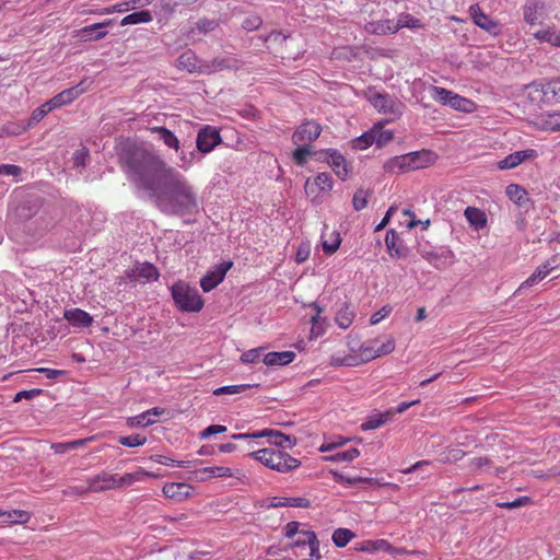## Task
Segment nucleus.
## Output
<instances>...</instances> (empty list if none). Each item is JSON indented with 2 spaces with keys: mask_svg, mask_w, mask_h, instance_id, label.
<instances>
[{
  "mask_svg": "<svg viewBox=\"0 0 560 560\" xmlns=\"http://www.w3.org/2000/svg\"><path fill=\"white\" fill-rule=\"evenodd\" d=\"M152 14L150 11L143 10L139 12H133L131 14L126 15L121 22L120 25H131V24H139V23H149L152 21Z\"/></svg>",
  "mask_w": 560,
  "mask_h": 560,
  "instance_id": "obj_29",
  "label": "nucleus"
},
{
  "mask_svg": "<svg viewBox=\"0 0 560 560\" xmlns=\"http://www.w3.org/2000/svg\"><path fill=\"white\" fill-rule=\"evenodd\" d=\"M91 84L92 81L84 79L79 84L58 93L56 96H54L51 100L47 102V106H49V108L55 109L63 105H68L75 98H78L81 94L86 92Z\"/></svg>",
  "mask_w": 560,
  "mask_h": 560,
  "instance_id": "obj_6",
  "label": "nucleus"
},
{
  "mask_svg": "<svg viewBox=\"0 0 560 560\" xmlns=\"http://www.w3.org/2000/svg\"><path fill=\"white\" fill-rule=\"evenodd\" d=\"M375 133V143L378 148H382L393 139V132L389 130L372 129Z\"/></svg>",
  "mask_w": 560,
  "mask_h": 560,
  "instance_id": "obj_54",
  "label": "nucleus"
},
{
  "mask_svg": "<svg viewBox=\"0 0 560 560\" xmlns=\"http://www.w3.org/2000/svg\"><path fill=\"white\" fill-rule=\"evenodd\" d=\"M555 261L556 260L553 259L552 261H547L542 266H539L537 270L520 285L517 291H522L525 288L533 287L535 283L546 278L549 275V272L555 268V266L552 265V262Z\"/></svg>",
  "mask_w": 560,
  "mask_h": 560,
  "instance_id": "obj_20",
  "label": "nucleus"
},
{
  "mask_svg": "<svg viewBox=\"0 0 560 560\" xmlns=\"http://www.w3.org/2000/svg\"><path fill=\"white\" fill-rule=\"evenodd\" d=\"M366 97L380 113L390 116L392 119L400 117L404 113L405 104L393 95L369 91Z\"/></svg>",
  "mask_w": 560,
  "mask_h": 560,
  "instance_id": "obj_5",
  "label": "nucleus"
},
{
  "mask_svg": "<svg viewBox=\"0 0 560 560\" xmlns=\"http://www.w3.org/2000/svg\"><path fill=\"white\" fill-rule=\"evenodd\" d=\"M295 358L293 351L269 352L264 355V363L268 366L287 365Z\"/></svg>",
  "mask_w": 560,
  "mask_h": 560,
  "instance_id": "obj_19",
  "label": "nucleus"
},
{
  "mask_svg": "<svg viewBox=\"0 0 560 560\" xmlns=\"http://www.w3.org/2000/svg\"><path fill=\"white\" fill-rule=\"evenodd\" d=\"M200 475H206L207 478L211 477H232L233 472L232 469L224 466H212V467H205L197 471Z\"/></svg>",
  "mask_w": 560,
  "mask_h": 560,
  "instance_id": "obj_36",
  "label": "nucleus"
},
{
  "mask_svg": "<svg viewBox=\"0 0 560 560\" xmlns=\"http://www.w3.org/2000/svg\"><path fill=\"white\" fill-rule=\"evenodd\" d=\"M89 490L94 492L117 488V474L103 471L89 479Z\"/></svg>",
  "mask_w": 560,
  "mask_h": 560,
  "instance_id": "obj_13",
  "label": "nucleus"
},
{
  "mask_svg": "<svg viewBox=\"0 0 560 560\" xmlns=\"http://www.w3.org/2000/svg\"><path fill=\"white\" fill-rule=\"evenodd\" d=\"M340 236L338 233L332 234V240L329 241H323V249L326 254L331 255L337 252V249L340 246Z\"/></svg>",
  "mask_w": 560,
  "mask_h": 560,
  "instance_id": "obj_55",
  "label": "nucleus"
},
{
  "mask_svg": "<svg viewBox=\"0 0 560 560\" xmlns=\"http://www.w3.org/2000/svg\"><path fill=\"white\" fill-rule=\"evenodd\" d=\"M385 243L393 256L401 257L405 255V247L401 245L400 238L394 230L387 232Z\"/></svg>",
  "mask_w": 560,
  "mask_h": 560,
  "instance_id": "obj_25",
  "label": "nucleus"
},
{
  "mask_svg": "<svg viewBox=\"0 0 560 560\" xmlns=\"http://www.w3.org/2000/svg\"><path fill=\"white\" fill-rule=\"evenodd\" d=\"M534 37L539 42H546L552 46L560 47V32H557L552 27H547L535 32Z\"/></svg>",
  "mask_w": 560,
  "mask_h": 560,
  "instance_id": "obj_27",
  "label": "nucleus"
},
{
  "mask_svg": "<svg viewBox=\"0 0 560 560\" xmlns=\"http://www.w3.org/2000/svg\"><path fill=\"white\" fill-rule=\"evenodd\" d=\"M537 156V152L533 149L522 150V151H515L508 156H505L503 160L499 161L498 168L499 170H511L520 164H522L524 161L534 159Z\"/></svg>",
  "mask_w": 560,
  "mask_h": 560,
  "instance_id": "obj_14",
  "label": "nucleus"
},
{
  "mask_svg": "<svg viewBox=\"0 0 560 560\" xmlns=\"http://www.w3.org/2000/svg\"><path fill=\"white\" fill-rule=\"evenodd\" d=\"M308 539H311V545L305 549L307 551V558L304 560L319 559V541L315 534H308Z\"/></svg>",
  "mask_w": 560,
  "mask_h": 560,
  "instance_id": "obj_46",
  "label": "nucleus"
},
{
  "mask_svg": "<svg viewBox=\"0 0 560 560\" xmlns=\"http://www.w3.org/2000/svg\"><path fill=\"white\" fill-rule=\"evenodd\" d=\"M152 131L159 135V139L162 140L165 145L175 151L179 150V141L171 130L165 127H154Z\"/></svg>",
  "mask_w": 560,
  "mask_h": 560,
  "instance_id": "obj_26",
  "label": "nucleus"
},
{
  "mask_svg": "<svg viewBox=\"0 0 560 560\" xmlns=\"http://www.w3.org/2000/svg\"><path fill=\"white\" fill-rule=\"evenodd\" d=\"M89 159V151L84 148L75 150L72 155L73 166L80 167L84 166L86 164V161Z\"/></svg>",
  "mask_w": 560,
  "mask_h": 560,
  "instance_id": "obj_58",
  "label": "nucleus"
},
{
  "mask_svg": "<svg viewBox=\"0 0 560 560\" xmlns=\"http://www.w3.org/2000/svg\"><path fill=\"white\" fill-rule=\"evenodd\" d=\"M352 320L353 313L350 312L348 308L341 310L337 313L336 323L340 328L347 329L352 324Z\"/></svg>",
  "mask_w": 560,
  "mask_h": 560,
  "instance_id": "obj_48",
  "label": "nucleus"
},
{
  "mask_svg": "<svg viewBox=\"0 0 560 560\" xmlns=\"http://www.w3.org/2000/svg\"><path fill=\"white\" fill-rule=\"evenodd\" d=\"M452 95H453V92L452 91H448L444 88H440V86H432L431 88V96L434 101L443 104V105H448L450 106V103L452 102L451 98H452Z\"/></svg>",
  "mask_w": 560,
  "mask_h": 560,
  "instance_id": "obj_41",
  "label": "nucleus"
},
{
  "mask_svg": "<svg viewBox=\"0 0 560 560\" xmlns=\"http://www.w3.org/2000/svg\"><path fill=\"white\" fill-rule=\"evenodd\" d=\"M544 124L546 128L552 131L560 130V113L548 114Z\"/></svg>",
  "mask_w": 560,
  "mask_h": 560,
  "instance_id": "obj_61",
  "label": "nucleus"
},
{
  "mask_svg": "<svg viewBox=\"0 0 560 560\" xmlns=\"http://www.w3.org/2000/svg\"><path fill=\"white\" fill-rule=\"evenodd\" d=\"M326 160L332 167L336 175L340 179L345 180L350 172L349 165L345 158L338 151L331 149L326 152Z\"/></svg>",
  "mask_w": 560,
  "mask_h": 560,
  "instance_id": "obj_15",
  "label": "nucleus"
},
{
  "mask_svg": "<svg viewBox=\"0 0 560 560\" xmlns=\"http://www.w3.org/2000/svg\"><path fill=\"white\" fill-rule=\"evenodd\" d=\"M252 386L249 384H241V385H228L222 386L213 390V395L221 396V395H235L241 394L245 392L246 389L250 388Z\"/></svg>",
  "mask_w": 560,
  "mask_h": 560,
  "instance_id": "obj_43",
  "label": "nucleus"
},
{
  "mask_svg": "<svg viewBox=\"0 0 560 560\" xmlns=\"http://www.w3.org/2000/svg\"><path fill=\"white\" fill-rule=\"evenodd\" d=\"M377 342L378 339H374L361 345L360 354H357L359 357L360 364L377 358V352L375 351V343Z\"/></svg>",
  "mask_w": 560,
  "mask_h": 560,
  "instance_id": "obj_32",
  "label": "nucleus"
},
{
  "mask_svg": "<svg viewBox=\"0 0 560 560\" xmlns=\"http://www.w3.org/2000/svg\"><path fill=\"white\" fill-rule=\"evenodd\" d=\"M22 174V168L18 165L13 164H2L0 165V175L8 176H20Z\"/></svg>",
  "mask_w": 560,
  "mask_h": 560,
  "instance_id": "obj_64",
  "label": "nucleus"
},
{
  "mask_svg": "<svg viewBox=\"0 0 560 560\" xmlns=\"http://www.w3.org/2000/svg\"><path fill=\"white\" fill-rule=\"evenodd\" d=\"M0 516H7V521L15 524H25L30 521V514L23 510H13L9 512H0Z\"/></svg>",
  "mask_w": 560,
  "mask_h": 560,
  "instance_id": "obj_40",
  "label": "nucleus"
},
{
  "mask_svg": "<svg viewBox=\"0 0 560 560\" xmlns=\"http://www.w3.org/2000/svg\"><path fill=\"white\" fill-rule=\"evenodd\" d=\"M322 132V126L314 120H307L301 124L292 135V142L295 145L314 142Z\"/></svg>",
  "mask_w": 560,
  "mask_h": 560,
  "instance_id": "obj_7",
  "label": "nucleus"
},
{
  "mask_svg": "<svg viewBox=\"0 0 560 560\" xmlns=\"http://www.w3.org/2000/svg\"><path fill=\"white\" fill-rule=\"evenodd\" d=\"M90 440L91 439H81L66 443H55L51 445V448L55 451L56 454H63L66 452L77 450L78 447L85 445L86 442Z\"/></svg>",
  "mask_w": 560,
  "mask_h": 560,
  "instance_id": "obj_37",
  "label": "nucleus"
},
{
  "mask_svg": "<svg viewBox=\"0 0 560 560\" xmlns=\"http://www.w3.org/2000/svg\"><path fill=\"white\" fill-rule=\"evenodd\" d=\"M529 501H530V499L528 497H520L510 502H500L497 505L502 509L512 510V509H517V508L524 506V505L528 504Z\"/></svg>",
  "mask_w": 560,
  "mask_h": 560,
  "instance_id": "obj_57",
  "label": "nucleus"
},
{
  "mask_svg": "<svg viewBox=\"0 0 560 560\" xmlns=\"http://www.w3.org/2000/svg\"><path fill=\"white\" fill-rule=\"evenodd\" d=\"M151 476L149 472H145L142 469H139L135 472L125 474L124 476L117 475V488H121L125 486H130L137 481H141L143 477Z\"/></svg>",
  "mask_w": 560,
  "mask_h": 560,
  "instance_id": "obj_31",
  "label": "nucleus"
},
{
  "mask_svg": "<svg viewBox=\"0 0 560 560\" xmlns=\"http://www.w3.org/2000/svg\"><path fill=\"white\" fill-rule=\"evenodd\" d=\"M221 141L219 131L210 126H207L199 130L197 135V149L202 153H209L212 151Z\"/></svg>",
  "mask_w": 560,
  "mask_h": 560,
  "instance_id": "obj_9",
  "label": "nucleus"
},
{
  "mask_svg": "<svg viewBox=\"0 0 560 560\" xmlns=\"http://www.w3.org/2000/svg\"><path fill=\"white\" fill-rule=\"evenodd\" d=\"M265 438H270V443L282 447V448H292L296 444V438L292 435L284 434L280 431L265 429L264 430Z\"/></svg>",
  "mask_w": 560,
  "mask_h": 560,
  "instance_id": "obj_18",
  "label": "nucleus"
},
{
  "mask_svg": "<svg viewBox=\"0 0 560 560\" xmlns=\"http://www.w3.org/2000/svg\"><path fill=\"white\" fill-rule=\"evenodd\" d=\"M42 389L39 388H33V389H28V390H21L19 393L15 394L14 396V401L18 402V401H21L22 399H33L37 396H39L42 394Z\"/></svg>",
  "mask_w": 560,
  "mask_h": 560,
  "instance_id": "obj_63",
  "label": "nucleus"
},
{
  "mask_svg": "<svg viewBox=\"0 0 560 560\" xmlns=\"http://www.w3.org/2000/svg\"><path fill=\"white\" fill-rule=\"evenodd\" d=\"M397 30L407 27V28H420L422 27V23L419 19H416L409 13H401L398 15L396 21Z\"/></svg>",
  "mask_w": 560,
  "mask_h": 560,
  "instance_id": "obj_35",
  "label": "nucleus"
},
{
  "mask_svg": "<svg viewBox=\"0 0 560 560\" xmlns=\"http://www.w3.org/2000/svg\"><path fill=\"white\" fill-rule=\"evenodd\" d=\"M311 154V149L308 145L300 144L293 151V160L299 165H304L306 163L307 156Z\"/></svg>",
  "mask_w": 560,
  "mask_h": 560,
  "instance_id": "obj_49",
  "label": "nucleus"
},
{
  "mask_svg": "<svg viewBox=\"0 0 560 560\" xmlns=\"http://www.w3.org/2000/svg\"><path fill=\"white\" fill-rule=\"evenodd\" d=\"M470 18L474 23L491 35L497 36L500 33L499 23L490 19L478 4L469 7Z\"/></svg>",
  "mask_w": 560,
  "mask_h": 560,
  "instance_id": "obj_10",
  "label": "nucleus"
},
{
  "mask_svg": "<svg viewBox=\"0 0 560 560\" xmlns=\"http://www.w3.org/2000/svg\"><path fill=\"white\" fill-rule=\"evenodd\" d=\"M52 109L54 108H49V106H47V102L34 109L28 120V127H33L35 124L39 122Z\"/></svg>",
  "mask_w": 560,
  "mask_h": 560,
  "instance_id": "obj_47",
  "label": "nucleus"
},
{
  "mask_svg": "<svg viewBox=\"0 0 560 560\" xmlns=\"http://www.w3.org/2000/svg\"><path fill=\"white\" fill-rule=\"evenodd\" d=\"M262 348H255L244 352L241 357L243 363H255L259 360Z\"/></svg>",
  "mask_w": 560,
  "mask_h": 560,
  "instance_id": "obj_59",
  "label": "nucleus"
},
{
  "mask_svg": "<svg viewBox=\"0 0 560 560\" xmlns=\"http://www.w3.org/2000/svg\"><path fill=\"white\" fill-rule=\"evenodd\" d=\"M402 214L405 217H408L410 218V220L406 223V226L410 230V229H413L416 226H418L419 224H422L423 225V229H428V226L430 225V220H425V221H420V220H417L416 217H415V213L409 210V209H405L402 211Z\"/></svg>",
  "mask_w": 560,
  "mask_h": 560,
  "instance_id": "obj_56",
  "label": "nucleus"
},
{
  "mask_svg": "<svg viewBox=\"0 0 560 560\" xmlns=\"http://www.w3.org/2000/svg\"><path fill=\"white\" fill-rule=\"evenodd\" d=\"M450 106L454 109L462 110V112H471L474 107V103L469 101L466 97H463L456 93L453 92L452 98H451Z\"/></svg>",
  "mask_w": 560,
  "mask_h": 560,
  "instance_id": "obj_39",
  "label": "nucleus"
},
{
  "mask_svg": "<svg viewBox=\"0 0 560 560\" xmlns=\"http://www.w3.org/2000/svg\"><path fill=\"white\" fill-rule=\"evenodd\" d=\"M63 317L75 327H89L93 323V317L81 308L66 310Z\"/></svg>",
  "mask_w": 560,
  "mask_h": 560,
  "instance_id": "obj_17",
  "label": "nucleus"
},
{
  "mask_svg": "<svg viewBox=\"0 0 560 560\" xmlns=\"http://www.w3.org/2000/svg\"><path fill=\"white\" fill-rule=\"evenodd\" d=\"M431 162L429 151H416L394 156L384 163V170L388 173H404L427 167Z\"/></svg>",
  "mask_w": 560,
  "mask_h": 560,
  "instance_id": "obj_3",
  "label": "nucleus"
},
{
  "mask_svg": "<svg viewBox=\"0 0 560 560\" xmlns=\"http://www.w3.org/2000/svg\"><path fill=\"white\" fill-rule=\"evenodd\" d=\"M366 30L377 35L394 34L398 32L396 21L394 20L371 22L366 26Z\"/></svg>",
  "mask_w": 560,
  "mask_h": 560,
  "instance_id": "obj_21",
  "label": "nucleus"
},
{
  "mask_svg": "<svg viewBox=\"0 0 560 560\" xmlns=\"http://www.w3.org/2000/svg\"><path fill=\"white\" fill-rule=\"evenodd\" d=\"M112 21L95 23L93 25H89L82 28V34L89 36L90 39L98 40L106 36V31H101L105 26L109 25Z\"/></svg>",
  "mask_w": 560,
  "mask_h": 560,
  "instance_id": "obj_30",
  "label": "nucleus"
},
{
  "mask_svg": "<svg viewBox=\"0 0 560 560\" xmlns=\"http://www.w3.org/2000/svg\"><path fill=\"white\" fill-rule=\"evenodd\" d=\"M118 442L119 444L127 447H136L143 445L147 442V438L139 434H133L128 436H120Z\"/></svg>",
  "mask_w": 560,
  "mask_h": 560,
  "instance_id": "obj_45",
  "label": "nucleus"
},
{
  "mask_svg": "<svg viewBox=\"0 0 560 560\" xmlns=\"http://www.w3.org/2000/svg\"><path fill=\"white\" fill-rule=\"evenodd\" d=\"M197 58L192 51L183 52L177 59V67L188 72H192L197 68Z\"/></svg>",
  "mask_w": 560,
  "mask_h": 560,
  "instance_id": "obj_33",
  "label": "nucleus"
},
{
  "mask_svg": "<svg viewBox=\"0 0 560 560\" xmlns=\"http://www.w3.org/2000/svg\"><path fill=\"white\" fill-rule=\"evenodd\" d=\"M130 282L151 281L159 278L158 269L150 262L138 264L135 268L125 272Z\"/></svg>",
  "mask_w": 560,
  "mask_h": 560,
  "instance_id": "obj_11",
  "label": "nucleus"
},
{
  "mask_svg": "<svg viewBox=\"0 0 560 560\" xmlns=\"http://www.w3.org/2000/svg\"><path fill=\"white\" fill-rule=\"evenodd\" d=\"M383 424H384V420H382V418H380L377 415H374L361 424V429L363 431L374 430V429L380 428Z\"/></svg>",
  "mask_w": 560,
  "mask_h": 560,
  "instance_id": "obj_62",
  "label": "nucleus"
},
{
  "mask_svg": "<svg viewBox=\"0 0 560 560\" xmlns=\"http://www.w3.org/2000/svg\"><path fill=\"white\" fill-rule=\"evenodd\" d=\"M465 217L469 224L476 230L483 229L487 225V215L483 211L475 207H467Z\"/></svg>",
  "mask_w": 560,
  "mask_h": 560,
  "instance_id": "obj_23",
  "label": "nucleus"
},
{
  "mask_svg": "<svg viewBox=\"0 0 560 560\" xmlns=\"http://www.w3.org/2000/svg\"><path fill=\"white\" fill-rule=\"evenodd\" d=\"M329 364L332 366H357L360 364L359 357L357 354L334 353L330 357Z\"/></svg>",
  "mask_w": 560,
  "mask_h": 560,
  "instance_id": "obj_28",
  "label": "nucleus"
},
{
  "mask_svg": "<svg viewBox=\"0 0 560 560\" xmlns=\"http://www.w3.org/2000/svg\"><path fill=\"white\" fill-rule=\"evenodd\" d=\"M524 21L529 25H534L538 21V4L535 1H528L523 7Z\"/></svg>",
  "mask_w": 560,
  "mask_h": 560,
  "instance_id": "obj_38",
  "label": "nucleus"
},
{
  "mask_svg": "<svg viewBox=\"0 0 560 560\" xmlns=\"http://www.w3.org/2000/svg\"><path fill=\"white\" fill-rule=\"evenodd\" d=\"M127 178L139 189L156 198L158 207L167 214L186 215L198 209L194 186L159 154L135 142H125L118 152Z\"/></svg>",
  "mask_w": 560,
  "mask_h": 560,
  "instance_id": "obj_1",
  "label": "nucleus"
},
{
  "mask_svg": "<svg viewBox=\"0 0 560 560\" xmlns=\"http://www.w3.org/2000/svg\"><path fill=\"white\" fill-rule=\"evenodd\" d=\"M331 189L332 177L328 173H319L313 180L307 178L305 183V192L313 198H317L322 192H329Z\"/></svg>",
  "mask_w": 560,
  "mask_h": 560,
  "instance_id": "obj_8",
  "label": "nucleus"
},
{
  "mask_svg": "<svg viewBox=\"0 0 560 560\" xmlns=\"http://www.w3.org/2000/svg\"><path fill=\"white\" fill-rule=\"evenodd\" d=\"M374 140H375V133H373L371 130L370 132H365L361 137L357 138L354 140V147L359 150H364V149L369 148L370 145H372L373 143H375Z\"/></svg>",
  "mask_w": 560,
  "mask_h": 560,
  "instance_id": "obj_52",
  "label": "nucleus"
},
{
  "mask_svg": "<svg viewBox=\"0 0 560 560\" xmlns=\"http://www.w3.org/2000/svg\"><path fill=\"white\" fill-rule=\"evenodd\" d=\"M354 533L348 528H337L332 534L334 544L342 548L354 537Z\"/></svg>",
  "mask_w": 560,
  "mask_h": 560,
  "instance_id": "obj_34",
  "label": "nucleus"
},
{
  "mask_svg": "<svg viewBox=\"0 0 560 560\" xmlns=\"http://www.w3.org/2000/svg\"><path fill=\"white\" fill-rule=\"evenodd\" d=\"M172 298L178 308L185 312H199L203 307V300L198 290L186 282L178 281L171 288Z\"/></svg>",
  "mask_w": 560,
  "mask_h": 560,
  "instance_id": "obj_4",
  "label": "nucleus"
},
{
  "mask_svg": "<svg viewBox=\"0 0 560 560\" xmlns=\"http://www.w3.org/2000/svg\"><path fill=\"white\" fill-rule=\"evenodd\" d=\"M248 456L260 462L266 467L285 474L296 469L301 462L285 452L275 448H262L252 452Z\"/></svg>",
  "mask_w": 560,
  "mask_h": 560,
  "instance_id": "obj_2",
  "label": "nucleus"
},
{
  "mask_svg": "<svg viewBox=\"0 0 560 560\" xmlns=\"http://www.w3.org/2000/svg\"><path fill=\"white\" fill-rule=\"evenodd\" d=\"M188 486L186 483L171 482L163 487V493L175 500H183L188 495Z\"/></svg>",
  "mask_w": 560,
  "mask_h": 560,
  "instance_id": "obj_24",
  "label": "nucleus"
},
{
  "mask_svg": "<svg viewBox=\"0 0 560 560\" xmlns=\"http://www.w3.org/2000/svg\"><path fill=\"white\" fill-rule=\"evenodd\" d=\"M334 479L335 481L339 482V483H346L347 486H354L357 483H360V482H370L372 481V479H368V478H361V477H354V478H351V477H347L342 474H339V472H334Z\"/></svg>",
  "mask_w": 560,
  "mask_h": 560,
  "instance_id": "obj_53",
  "label": "nucleus"
},
{
  "mask_svg": "<svg viewBox=\"0 0 560 560\" xmlns=\"http://www.w3.org/2000/svg\"><path fill=\"white\" fill-rule=\"evenodd\" d=\"M308 534H315L311 530L301 532L299 538L292 544V548L305 550L311 545Z\"/></svg>",
  "mask_w": 560,
  "mask_h": 560,
  "instance_id": "obj_60",
  "label": "nucleus"
},
{
  "mask_svg": "<svg viewBox=\"0 0 560 560\" xmlns=\"http://www.w3.org/2000/svg\"><path fill=\"white\" fill-rule=\"evenodd\" d=\"M395 350V340L392 337H388L386 341L380 343H375V351L377 352V358L382 355H386L392 353Z\"/></svg>",
  "mask_w": 560,
  "mask_h": 560,
  "instance_id": "obj_51",
  "label": "nucleus"
},
{
  "mask_svg": "<svg viewBox=\"0 0 560 560\" xmlns=\"http://www.w3.org/2000/svg\"><path fill=\"white\" fill-rule=\"evenodd\" d=\"M360 455V451L355 447H352L347 451L338 452L334 455L327 457V460L331 462H351Z\"/></svg>",
  "mask_w": 560,
  "mask_h": 560,
  "instance_id": "obj_42",
  "label": "nucleus"
},
{
  "mask_svg": "<svg viewBox=\"0 0 560 560\" xmlns=\"http://www.w3.org/2000/svg\"><path fill=\"white\" fill-rule=\"evenodd\" d=\"M506 194L511 200L518 205H522L527 195V192L521 186L514 184L506 187Z\"/></svg>",
  "mask_w": 560,
  "mask_h": 560,
  "instance_id": "obj_44",
  "label": "nucleus"
},
{
  "mask_svg": "<svg viewBox=\"0 0 560 560\" xmlns=\"http://www.w3.org/2000/svg\"><path fill=\"white\" fill-rule=\"evenodd\" d=\"M232 267V262H222L217 266L213 270L209 271L205 277L200 280V285L205 292H209L214 289L218 284H220L226 272Z\"/></svg>",
  "mask_w": 560,
  "mask_h": 560,
  "instance_id": "obj_12",
  "label": "nucleus"
},
{
  "mask_svg": "<svg viewBox=\"0 0 560 560\" xmlns=\"http://www.w3.org/2000/svg\"><path fill=\"white\" fill-rule=\"evenodd\" d=\"M271 506L281 508V506H290V508H302L306 509L311 506V502L308 499L303 497H291V498H273L271 502Z\"/></svg>",
  "mask_w": 560,
  "mask_h": 560,
  "instance_id": "obj_22",
  "label": "nucleus"
},
{
  "mask_svg": "<svg viewBox=\"0 0 560 560\" xmlns=\"http://www.w3.org/2000/svg\"><path fill=\"white\" fill-rule=\"evenodd\" d=\"M164 413V408L154 407L138 416L129 418L127 422L130 427H148L155 422V420L152 419L151 417H160Z\"/></svg>",
  "mask_w": 560,
  "mask_h": 560,
  "instance_id": "obj_16",
  "label": "nucleus"
},
{
  "mask_svg": "<svg viewBox=\"0 0 560 560\" xmlns=\"http://www.w3.org/2000/svg\"><path fill=\"white\" fill-rule=\"evenodd\" d=\"M369 192L363 189H358L352 199L353 208L357 211L364 209L368 205Z\"/></svg>",
  "mask_w": 560,
  "mask_h": 560,
  "instance_id": "obj_50",
  "label": "nucleus"
}]
</instances>
